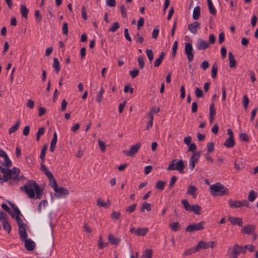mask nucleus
Here are the masks:
<instances>
[{
  "label": "nucleus",
  "instance_id": "1",
  "mask_svg": "<svg viewBox=\"0 0 258 258\" xmlns=\"http://www.w3.org/2000/svg\"><path fill=\"white\" fill-rule=\"evenodd\" d=\"M20 190L24 191L30 199H40L43 194V189L33 180H29L23 186L20 187Z\"/></svg>",
  "mask_w": 258,
  "mask_h": 258
},
{
  "label": "nucleus",
  "instance_id": "2",
  "mask_svg": "<svg viewBox=\"0 0 258 258\" xmlns=\"http://www.w3.org/2000/svg\"><path fill=\"white\" fill-rule=\"evenodd\" d=\"M210 191L214 197L223 196L229 194V189L219 182L211 185L210 186Z\"/></svg>",
  "mask_w": 258,
  "mask_h": 258
},
{
  "label": "nucleus",
  "instance_id": "3",
  "mask_svg": "<svg viewBox=\"0 0 258 258\" xmlns=\"http://www.w3.org/2000/svg\"><path fill=\"white\" fill-rule=\"evenodd\" d=\"M184 168L183 161L182 160H178L175 159L170 162L167 169L168 170H177L179 173H183Z\"/></svg>",
  "mask_w": 258,
  "mask_h": 258
},
{
  "label": "nucleus",
  "instance_id": "4",
  "mask_svg": "<svg viewBox=\"0 0 258 258\" xmlns=\"http://www.w3.org/2000/svg\"><path fill=\"white\" fill-rule=\"evenodd\" d=\"M205 222L204 221L199 223H194L188 225L185 228V231L189 232H193L196 231L202 230L205 228Z\"/></svg>",
  "mask_w": 258,
  "mask_h": 258
},
{
  "label": "nucleus",
  "instance_id": "5",
  "mask_svg": "<svg viewBox=\"0 0 258 258\" xmlns=\"http://www.w3.org/2000/svg\"><path fill=\"white\" fill-rule=\"evenodd\" d=\"M11 172L9 176H8V180H10V182L11 184H12V181L17 183L19 181V176L20 170L16 167H14L11 169Z\"/></svg>",
  "mask_w": 258,
  "mask_h": 258
},
{
  "label": "nucleus",
  "instance_id": "6",
  "mask_svg": "<svg viewBox=\"0 0 258 258\" xmlns=\"http://www.w3.org/2000/svg\"><path fill=\"white\" fill-rule=\"evenodd\" d=\"M184 52L187 56L188 61L191 62L194 57V49L191 43L188 42L185 43Z\"/></svg>",
  "mask_w": 258,
  "mask_h": 258
},
{
  "label": "nucleus",
  "instance_id": "7",
  "mask_svg": "<svg viewBox=\"0 0 258 258\" xmlns=\"http://www.w3.org/2000/svg\"><path fill=\"white\" fill-rule=\"evenodd\" d=\"M141 146V144L140 143H137L136 144L132 146L130 150H124L123 151V152L127 156L134 157L138 152Z\"/></svg>",
  "mask_w": 258,
  "mask_h": 258
},
{
  "label": "nucleus",
  "instance_id": "8",
  "mask_svg": "<svg viewBox=\"0 0 258 258\" xmlns=\"http://www.w3.org/2000/svg\"><path fill=\"white\" fill-rule=\"evenodd\" d=\"M215 246L214 241L206 242L204 241H200L198 244L196 246L197 250L200 249H208L210 247L213 248Z\"/></svg>",
  "mask_w": 258,
  "mask_h": 258
},
{
  "label": "nucleus",
  "instance_id": "9",
  "mask_svg": "<svg viewBox=\"0 0 258 258\" xmlns=\"http://www.w3.org/2000/svg\"><path fill=\"white\" fill-rule=\"evenodd\" d=\"M201 155V152L199 151L196 153H194L192 156H191L189 159V167L191 170H192L195 167L196 163L198 162L200 156Z\"/></svg>",
  "mask_w": 258,
  "mask_h": 258
},
{
  "label": "nucleus",
  "instance_id": "10",
  "mask_svg": "<svg viewBox=\"0 0 258 258\" xmlns=\"http://www.w3.org/2000/svg\"><path fill=\"white\" fill-rule=\"evenodd\" d=\"M148 228H137L132 227L130 229V232L132 233L135 234L137 236H145L148 232Z\"/></svg>",
  "mask_w": 258,
  "mask_h": 258
},
{
  "label": "nucleus",
  "instance_id": "11",
  "mask_svg": "<svg viewBox=\"0 0 258 258\" xmlns=\"http://www.w3.org/2000/svg\"><path fill=\"white\" fill-rule=\"evenodd\" d=\"M54 196L57 198H60L66 195L69 194V191L67 188L61 187H57L54 190Z\"/></svg>",
  "mask_w": 258,
  "mask_h": 258
},
{
  "label": "nucleus",
  "instance_id": "12",
  "mask_svg": "<svg viewBox=\"0 0 258 258\" xmlns=\"http://www.w3.org/2000/svg\"><path fill=\"white\" fill-rule=\"evenodd\" d=\"M256 227L253 224L245 225L241 229V233L244 234H253Z\"/></svg>",
  "mask_w": 258,
  "mask_h": 258
},
{
  "label": "nucleus",
  "instance_id": "13",
  "mask_svg": "<svg viewBox=\"0 0 258 258\" xmlns=\"http://www.w3.org/2000/svg\"><path fill=\"white\" fill-rule=\"evenodd\" d=\"M209 46V43L202 39H199L196 43V47L198 50H205Z\"/></svg>",
  "mask_w": 258,
  "mask_h": 258
},
{
  "label": "nucleus",
  "instance_id": "14",
  "mask_svg": "<svg viewBox=\"0 0 258 258\" xmlns=\"http://www.w3.org/2000/svg\"><path fill=\"white\" fill-rule=\"evenodd\" d=\"M228 220L233 225H238L241 227L243 226V221L241 218L229 216L228 218Z\"/></svg>",
  "mask_w": 258,
  "mask_h": 258
},
{
  "label": "nucleus",
  "instance_id": "15",
  "mask_svg": "<svg viewBox=\"0 0 258 258\" xmlns=\"http://www.w3.org/2000/svg\"><path fill=\"white\" fill-rule=\"evenodd\" d=\"M200 23L197 21L189 24L188 25V30L192 33L196 34L197 33V29H200Z\"/></svg>",
  "mask_w": 258,
  "mask_h": 258
},
{
  "label": "nucleus",
  "instance_id": "16",
  "mask_svg": "<svg viewBox=\"0 0 258 258\" xmlns=\"http://www.w3.org/2000/svg\"><path fill=\"white\" fill-rule=\"evenodd\" d=\"M24 241H25V247L27 250L32 251L34 249L35 243L31 239H27Z\"/></svg>",
  "mask_w": 258,
  "mask_h": 258
},
{
  "label": "nucleus",
  "instance_id": "17",
  "mask_svg": "<svg viewBox=\"0 0 258 258\" xmlns=\"http://www.w3.org/2000/svg\"><path fill=\"white\" fill-rule=\"evenodd\" d=\"M19 234L20 239L23 241L27 239L28 234L25 229V226H20L19 227Z\"/></svg>",
  "mask_w": 258,
  "mask_h": 258
},
{
  "label": "nucleus",
  "instance_id": "18",
  "mask_svg": "<svg viewBox=\"0 0 258 258\" xmlns=\"http://www.w3.org/2000/svg\"><path fill=\"white\" fill-rule=\"evenodd\" d=\"M216 114V109L214 103H212L209 108V121L211 123L213 122L214 116Z\"/></svg>",
  "mask_w": 258,
  "mask_h": 258
},
{
  "label": "nucleus",
  "instance_id": "19",
  "mask_svg": "<svg viewBox=\"0 0 258 258\" xmlns=\"http://www.w3.org/2000/svg\"><path fill=\"white\" fill-rule=\"evenodd\" d=\"M238 254V252L234 245L233 247H229L227 251V255L229 258H237Z\"/></svg>",
  "mask_w": 258,
  "mask_h": 258
},
{
  "label": "nucleus",
  "instance_id": "20",
  "mask_svg": "<svg viewBox=\"0 0 258 258\" xmlns=\"http://www.w3.org/2000/svg\"><path fill=\"white\" fill-rule=\"evenodd\" d=\"M0 170L1 172L3 174V176L2 178V180L4 182H7L8 181V176H9L11 173V169H8L7 168L0 167Z\"/></svg>",
  "mask_w": 258,
  "mask_h": 258
},
{
  "label": "nucleus",
  "instance_id": "21",
  "mask_svg": "<svg viewBox=\"0 0 258 258\" xmlns=\"http://www.w3.org/2000/svg\"><path fill=\"white\" fill-rule=\"evenodd\" d=\"M197 188L194 185H188L186 194L192 196L194 198H196L197 195Z\"/></svg>",
  "mask_w": 258,
  "mask_h": 258
},
{
  "label": "nucleus",
  "instance_id": "22",
  "mask_svg": "<svg viewBox=\"0 0 258 258\" xmlns=\"http://www.w3.org/2000/svg\"><path fill=\"white\" fill-rule=\"evenodd\" d=\"M228 58L229 60V67L230 68H235L236 62L234 56L231 52H228Z\"/></svg>",
  "mask_w": 258,
  "mask_h": 258
},
{
  "label": "nucleus",
  "instance_id": "23",
  "mask_svg": "<svg viewBox=\"0 0 258 258\" xmlns=\"http://www.w3.org/2000/svg\"><path fill=\"white\" fill-rule=\"evenodd\" d=\"M201 16V8L200 6L196 7L192 13V18L194 20H198L199 19Z\"/></svg>",
  "mask_w": 258,
  "mask_h": 258
},
{
  "label": "nucleus",
  "instance_id": "24",
  "mask_svg": "<svg viewBox=\"0 0 258 258\" xmlns=\"http://www.w3.org/2000/svg\"><path fill=\"white\" fill-rule=\"evenodd\" d=\"M1 223H2V226L3 229L5 230H6L8 232V233H10L12 230V227L8 220H4L3 222Z\"/></svg>",
  "mask_w": 258,
  "mask_h": 258
},
{
  "label": "nucleus",
  "instance_id": "25",
  "mask_svg": "<svg viewBox=\"0 0 258 258\" xmlns=\"http://www.w3.org/2000/svg\"><path fill=\"white\" fill-rule=\"evenodd\" d=\"M164 55L165 53L163 51H162L160 53L159 57L158 58H157L154 61V66L155 67H158L161 64L164 58Z\"/></svg>",
  "mask_w": 258,
  "mask_h": 258
},
{
  "label": "nucleus",
  "instance_id": "26",
  "mask_svg": "<svg viewBox=\"0 0 258 258\" xmlns=\"http://www.w3.org/2000/svg\"><path fill=\"white\" fill-rule=\"evenodd\" d=\"M229 204L230 207L233 208H240L242 207L241 201H229Z\"/></svg>",
  "mask_w": 258,
  "mask_h": 258
},
{
  "label": "nucleus",
  "instance_id": "27",
  "mask_svg": "<svg viewBox=\"0 0 258 258\" xmlns=\"http://www.w3.org/2000/svg\"><path fill=\"white\" fill-rule=\"evenodd\" d=\"M235 145V142L234 138H228L227 139L224 144V145L227 148H232Z\"/></svg>",
  "mask_w": 258,
  "mask_h": 258
},
{
  "label": "nucleus",
  "instance_id": "28",
  "mask_svg": "<svg viewBox=\"0 0 258 258\" xmlns=\"http://www.w3.org/2000/svg\"><path fill=\"white\" fill-rule=\"evenodd\" d=\"M108 240L109 242L114 245H118L120 242V239L115 237L114 235L111 234L108 235Z\"/></svg>",
  "mask_w": 258,
  "mask_h": 258
},
{
  "label": "nucleus",
  "instance_id": "29",
  "mask_svg": "<svg viewBox=\"0 0 258 258\" xmlns=\"http://www.w3.org/2000/svg\"><path fill=\"white\" fill-rule=\"evenodd\" d=\"M53 61V67L54 68L56 73L58 74L60 70L59 62L56 57H54Z\"/></svg>",
  "mask_w": 258,
  "mask_h": 258
},
{
  "label": "nucleus",
  "instance_id": "30",
  "mask_svg": "<svg viewBox=\"0 0 258 258\" xmlns=\"http://www.w3.org/2000/svg\"><path fill=\"white\" fill-rule=\"evenodd\" d=\"M40 165L41 171L46 174L47 177H51V175H52V174L49 171L47 168L45 166V165L44 164V162H41Z\"/></svg>",
  "mask_w": 258,
  "mask_h": 258
},
{
  "label": "nucleus",
  "instance_id": "31",
  "mask_svg": "<svg viewBox=\"0 0 258 258\" xmlns=\"http://www.w3.org/2000/svg\"><path fill=\"white\" fill-rule=\"evenodd\" d=\"M20 12H21V15L23 17H24L25 18H28L29 10L27 8V7L25 5H22L21 6Z\"/></svg>",
  "mask_w": 258,
  "mask_h": 258
},
{
  "label": "nucleus",
  "instance_id": "32",
  "mask_svg": "<svg viewBox=\"0 0 258 258\" xmlns=\"http://www.w3.org/2000/svg\"><path fill=\"white\" fill-rule=\"evenodd\" d=\"M202 208L200 206L196 204L191 206V210L190 211L194 212L196 215H199L201 214V211Z\"/></svg>",
  "mask_w": 258,
  "mask_h": 258
},
{
  "label": "nucleus",
  "instance_id": "33",
  "mask_svg": "<svg viewBox=\"0 0 258 258\" xmlns=\"http://www.w3.org/2000/svg\"><path fill=\"white\" fill-rule=\"evenodd\" d=\"M20 124V121L19 120H17L15 125L12 126L9 130V133L10 134H13L16 132L19 127Z\"/></svg>",
  "mask_w": 258,
  "mask_h": 258
},
{
  "label": "nucleus",
  "instance_id": "34",
  "mask_svg": "<svg viewBox=\"0 0 258 258\" xmlns=\"http://www.w3.org/2000/svg\"><path fill=\"white\" fill-rule=\"evenodd\" d=\"M51 177H48L49 181V185L53 188V190L56 189L58 186L56 180L53 177V174L51 175Z\"/></svg>",
  "mask_w": 258,
  "mask_h": 258
},
{
  "label": "nucleus",
  "instance_id": "35",
  "mask_svg": "<svg viewBox=\"0 0 258 258\" xmlns=\"http://www.w3.org/2000/svg\"><path fill=\"white\" fill-rule=\"evenodd\" d=\"M198 251L196 247H193L185 250L183 253V256H186L191 255L192 254Z\"/></svg>",
  "mask_w": 258,
  "mask_h": 258
},
{
  "label": "nucleus",
  "instance_id": "36",
  "mask_svg": "<svg viewBox=\"0 0 258 258\" xmlns=\"http://www.w3.org/2000/svg\"><path fill=\"white\" fill-rule=\"evenodd\" d=\"M104 89L103 87L100 88L99 91L97 93L96 96V101L98 103H101L102 100L103 94L104 93Z\"/></svg>",
  "mask_w": 258,
  "mask_h": 258
},
{
  "label": "nucleus",
  "instance_id": "37",
  "mask_svg": "<svg viewBox=\"0 0 258 258\" xmlns=\"http://www.w3.org/2000/svg\"><path fill=\"white\" fill-rule=\"evenodd\" d=\"M181 203L183 206L184 209L187 211H190L191 206L190 205L188 201L186 199H183L181 201Z\"/></svg>",
  "mask_w": 258,
  "mask_h": 258
},
{
  "label": "nucleus",
  "instance_id": "38",
  "mask_svg": "<svg viewBox=\"0 0 258 258\" xmlns=\"http://www.w3.org/2000/svg\"><path fill=\"white\" fill-rule=\"evenodd\" d=\"M166 182L162 180H158L156 183L155 187L157 189L163 190L165 186Z\"/></svg>",
  "mask_w": 258,
  "mask_h": 258
},
{
  "label": "nucleus",
  "instance_id": "39",
  "mask_svg": "<svg viewBox=\"0 0 258 258\" xmlns=\"http://www.w3.org/2000/svg\"><path fill=\"white\" fill-rule=\"evenodd\" d=\"M145 210L148 212L151 211V205L150 204L147 202L143 203L141 209V212H144Z\"/></svg>",
  "mask_w": 258,
  "mask_h": 258
},
{
  "label": "nucleus",
  "instance_id": "40",
  "mask_svg": "<svg viewBox=\"0 0 258 258\" xmlns=\"http://www.w3.org/2000/svg\"><path fill=\"white\" fill-rule=\"evenodd\" d=\"M47 149V145L44 146L41 149V154L40 155L41 162H44L45 154H46Z\"/></svg>",
  "mask_w": 258,
  "mask_h": 258
},
{
  "label": "nucleus",
  "instance_id": "41",
  "mask_svg": "<svg viewBox=\"0 0 258 258\" xmlns=\"http://www.w3.org/2000/svg\"><path fill=\"white\" fill-rule=\"evenodd\" d=\"M169 227L174 232L178 231L180 228L179 224L177 222L171 223L169 225Z\"/></svg>",
  "mask_w": 258,
  "mask_h": 258
},
{
  "label": "nucleus",
  "instance_id": "42",
  "mask_svg": "<svg viewBox=\"0 0 258 258\" xmlns=\"http://www.w3.org/2000/svg\"><path fill=\"white\" fill-rule=\"evenodd\" d=\"M234 246H235V248H236V250H237L238 254L244 253L246 252V245H245L244 246H239L237 243H235L234 244Z\"/></svg>",
  "mask_w": 258,
  "mask_h": 258
},
{
  "label": "nucleus",
  "instance_id": "43",
  "mask_svg": "<svg viewBox=\"0 0 258 258\" xmlns=\"http://www.w3.org/2000/svg\"><path fill=\"white\" fill-rule=\"evenodd\" d=\"M256 198V195L255 191L253 190H251L248 196V200L249 202H253Z\"/></svg>",
  "mask_w": 258,
  "mask_h": 258
},
{
  "label": "nucleus",
  "instance_id": "44",
  "mask_svg": "<svg viewBox=\"0 0 258 258\" xmlns=\"http://www.w3.org/2000/svg\"><path fill=\"white\" fill-rule=\"evenodd\" d=\"M208 8H209L210 13L213 15H216L217 11L215 9V8L213 5L212 2H210L209 3H208Z\"/></svg>",
  "mask_w": 258,
  "mask_h": 258
},
{
  "label": "nucleus",
  "instance_id": "45",
  "mask_svg": "<svg viewBox=\"0 0 258 258\" xmlns=\"http://www.w3.org/2000/svg\"><path fill=\"white\" fill-rule=\"evenodd\" d=\"M10 205L13 209L16 216H20L21 215V212L18 208L13 203L9 202Z\"/></svg>",
  "mask_w": 258,
  "mask_h": 258
},
{
  "label": "nucleus",
  "instance_id": "46",
  "mask_svg": "<svg viewBox=\"0 0 258 258\" xmlns=\"http://www.w3.org/2000/svg\"><path fill=\"white\" fill-rule=\"evenodd\" d=\"M146 51L148 59L150 61V62L151 63L154 59V53L152 49H147Z\"/></svg>",
  "mask_w": 258,
  "mask_h": 258
},
{
  "label": "nucleus",
  "instance_id": "47",
  "mask_svg": "<svg viewBox=\"0 0 258 258\" xmlns=\"http://www.w3.org/2000/svg\"><path fill=\"white\" fill-rule=\"evenodd\" d=\"M218 72V66L216 63H214L212 66V77L215 78L217 76Z\"/></svg>",
  "mask_w": 258,
  "mask_h": 258
},
{
  "label": "nucleus",
  "instance_id": "48",
  "mask_svg": "<svg viewBox=\"0 0 258 258\" xmlns=\"http://www.w3.org/2000/svg\"><path fill=\"white\" fill-rule=\"evenodd\" d=\"M108 245L107 243H104L103 241L102 237L100 236L98 240V247L99 249H103L105 247H106Z\"/></svg>",
  "mask_w": 258,
  "mask_h": 258
},
{
  "label": "nucleus",
  "instance_id": "49",
  "mask_svg": "<svg viewBox=\"0 0 258 258\" xmlns=\"http://www.w3.org/2000/svg\"><path fill=\"white\" fill-rule=\"evenodd\" d=\"M2 208L6 212H8L11 215L12 218H14V214L12 213L10 208L5 203L2 204Z\"/></svg>",
  "mask_w": 258,
  "mask_h": 258
},
{
  "label": "nucleus",
  "instance_id": "50",
  "mask_svg": "<svg viewBox=\"0 0 258 258\" xmlns=\"http://www.w3.org/2000/svg\"><path fill=\"white\" fill-rule=\"evenodd\" d=\"M119 24L118 22H116L113 24L111 27H110L109 29V31L115 32L119 28Z\"/></svg>",
  "mask_w": 258,
  "mask_h": 258
},
{
  "label": "nucleus",
  "instance_id": "51",
  "mask_svg": "<svg viewBox=\"0 0 258 258\" xmlns=\"http://www.w3.org/2000/svg\"><path fill=\"white\" fill-rule=\"evenodd\" d=\"M249 102V100L247 96L246 95H244L243 96V104L245 110L247 109Z\"/></svg>",
  "mask_w": 258,
  "mask_h": 258
},
{
  "label": "nucleus",
  "instance_id": "52",
  "mask_svg": "<svg viewBox=\"0 0 258 258\" xmlns=\"http://www.w3.org/2000/svg\"><path fill=\"white\" fill-rule=\"evenodd\" d=\"M195 93L196 97L198 98L203 97L204 96L203 91L202 90V89H201L200 88H199L198 87H196L195 91Z\"/></svg>",
  "mask_w": 258,
  "mask_h": 258
},
{
  "label": "nucleus",
  "instance_id": "53",
  "mask_svg": "<svg viewBox=\"0 0 258 258\" xmlns=\"http://www.w3.org/2000/svg\"><path fill=\"white\" fill-rule=\"evenodd\" d=\"M152 255L153 250L151 249H146L143 256L146 258H152Z\"/></svg>",
  "mask_w": 258,
  "mask_h": 258
},
{
  "label": "nucleus",
  "instance_id": "54",
  "mask_svg": "<svg viewBox=\"0 0 258 258\" xmlns=\"http://www.w3.org/2000/svg\"><path fill=\"white\" fill-rule=\"evenodd\" d=\"M138 62L139 66L141 69H143L144 67V57L142 56H140L138 58Z\"/></svg>",
  "mask_w": 258,
  "mask_h": 258
},
{
  "label": "nucleus",
  "instance_id": "55",
  "mask_svg": "<svg viewBox=\"0 0 258 258\" xmlns=\"http://www.w3.org/2000/svg\"><path fill=\"white\" fill-rule=\"evenodd\" d=\"M137 206V205L136 204L131 205L126 209V212H128L129 213H133L135 210Z\"/></svg>",
  "mask_w": 258,
  "mask_h": 258
},
{
  "label": "nucleus",
  "instance_id": "56",
  "mask_svg": "<svg viewBox=\"0 0 258 258\" xmlns=\"http://www.w3.org/2000/svg\"><path fill=\"white\" fill-rule=\"evenodd\" d=\"M135 39H136V41L137 42H139V43H143L144 41V38L140 35V34L139 33H137L135 37Z\"/></svg>",
  "mask_w": 258,
  "mask_h": 258
},
{
  "label": "nucleus",
  "instance_id": "57",
  "mask_svg": "<svg viewBox=\"0 0 258 258\" xmlns=\"http://www.w3.org/2000/svg\"><path fill=\"white\" fill-rule=\"evenodd\" d=\"M97 204L98 206L102 207L107 208L108 207V204L101 199H99L97 201Z\"/></svg>",
  "mask_w": 258,
  "mask_h": 258
},
{
  "label": "nucleus",
  "instance_id": "58",
  "mask_svg": "<svg viewBox=\"0 0 258 258\" xmlns=\"http://www.w3.org/2000/svg\"><path fill=\"white\" fill-rule=\"evenodd\" d=\"M239 137L240 139L243 141H245L246 142H249L248 136L246 133H240L239 135Z\"/></svg>",
  "mask_w": 258,
  "mask_h": 258
},
{
  "label": "nucleus",
  "instance_id": "59",
  "mask_svg": "<svg viewBox=\"0 0 258 258\" xmlns=\"http://www.w3.org/2000/svg\"><path fill=\"white\" fill-rule=\"evenodd\" d=\"M98 145L100 147V150L102 152H104L106 150V145L105 143L103 141L99 140L98 141Z\"/></svg>",
  "mask_w": 258,
  "mask_h": 258
},
{
  "label": "nucleus",
  "instance_id": "60",
  "mask_svg": "<svg viewBox=\"0 0 258 258\" xmlns=\"http://www.w3.org/2000/svg\"><path fill=\"white\" fill-rule=\"evenodd\" d=\"M214 149V145L212 142L208 143L207 144V151L208 152L211 153L213 151Z\"/></svg>",
  "mask_w": 258,
  "mask_h": 258
},
{
  "label": "nucleus",
  "instance_id": "61",
  "mask_svg": "<svg viewBox=\"0 0 258 258\" xmlns=\"http://www.w3.org/2000/svg\"><path fill=\"white\" fill-rule=\"evenodd\" d=\"M62 31L64 35H67L68 34V24L67 22H64L63 23Z\"/></svg>",
  "mask_w": 258,
  "mask_h": 258
},
{
  "label": "nucleus",
  "instance_id": "62",
  "mask_svg": "<svg viewBox=\"0 0 258 258\" xmlns=\"http://www.w3.org/2000/svg\"><path fill=\"white\" fill-rule=\"evenodd\" d=\"M139 73V71L137 69H134L130 72V74L133 78H136Z\"/></svg>",
  "mask_w": 258,
  "mask_h": 258
},
{
  "label": "nucleus",
  "instance_id": "63",
  "mask_svg": "<svg viewBox=\"0 0 258 258\" xmlns=\"http://www.w3.org/2000/svg\"><path fill=\"white\" fill-rule=\"evenodd\" d=\"M5 159V165L7 167H10L12 166V162L9 159L8 155H7L5 158H4Z\"/></svg>",
  "mask_w": 258,
  "mask_h": 258
},
{
  "label": "nucleus",
  "instance_id": "64",
  "mask_svg": "<svg viewBox=\"0 0 258 258\" xmlns=\"http://www.w3.org/2000/svg\"><path fill=\"white\" fill-rule=\"evenodd\" d=\"M144 23V19L142 17H141L138 20L137 24V29L140 30L141 27L143 26Z\"/></svg>",
  "mask_w": 258,
  "mask_h": 258
}]
</instances>
